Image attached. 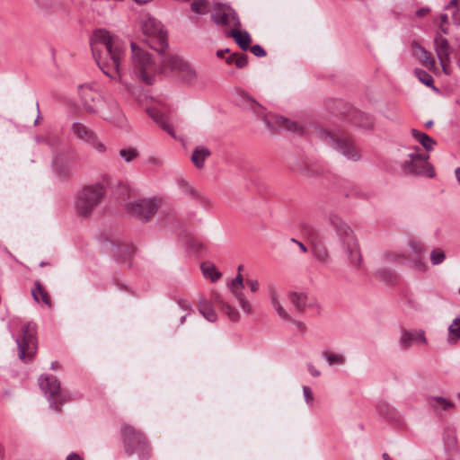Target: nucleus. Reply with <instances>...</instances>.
Segmentation results:
<instances>
[{
    "label": "nucleus",
    "instance_id": "nucleus-1",
    "mask_svg": "<svg viewBox=\"0 0 460 460\" xmlns=\"http://www.w3.org/2000/svg\"><path fill=\"white\" fill-rule=\"evenodd\" d=\"M131 76L146 84H153L157 66L153 62L150 54L141 49L134 42L131 43ZM158 69L161 73H164L166 69L179 70L182 80L187 83H192L197 77L195 70L188 63L170 52L159 59Z\"/></svg>",
    "mask_w": 460,
    "mask_h": 460
},
{
    "label": "nucleus",
    "instance_id": "nucleus-2",
    "mask_svg": "<svg viewBox=\"0 0 460 460\" xmlns=\"http://www.w3.org/2000/svg\"><path fill=\"white\" fill-rule=\"evenodd\" d=\"M93 56L100 69L111 78L116 79L115 74L119 73V60L121 56V48L116 43L112 36L105 30H98L94 32L91 41Z\"/></svg>",
    "mask_w": 460,
    "mask_h": 460
},
{
    "label": "nucleus",
    "instance_id": "nucleus-3",
    "mask_svg": "<svg viewBox=\"0 0 460 460\" xmlns=\"http://www.w3.org/2000/svg\"><path fill=\"white\" fill-rule=\"evenodd\" d=\"M329 222L333 228L336 236L348 254L349 260L353 266L358 267L361 262V254L358 240L351 227L338 215L331 214Z\"/></svg>",
    "mask_w": 460,
    "mask_h": 460
},
{
    "label": "nucleus",
    "instance_id": "nucleus-4",
    "mask_svg": "<svg viewBox=\"0 0 460 460\" xmlns=\"http://www.w3.org/2000/svg\"><path fill=\"white\" fill-rule=\"evenodd\" d=\"M105 195V188L95 183L82 188L75 198V208L80 217H87L101 204Z\"/></svg>",
    "mask_w": 460,
    "mask_h": 460
},
{
    "label": "nucleus",
    "instance_id": "nucleus-5",
    "mask_svg": "<svg viewBox=\"0 0 460 460\" xmlns=\"http://www.w3.org/2000/svg\"><path fill=\"white\" fill-rule=\"evenodd\" d=\"M121 434L128 455L137 454L141 459H147L151 456L150 445L140 430L125 424L121 428Z\"/></svg>",
    "mask_w": 460,
    "mask_h": 460
},
{
    "label": "nucleus",
    "instance_id": "nucleus-6",
    "mask_svg": "<svg viewBox=\"0 0 460 460\" xmlns=\"http://www.w3.org/2000/svg\"><path fill=\"white\" fill-rule=\"evenodd\" d=\"M142 31L147 37V45L158 53L160 59L169 53L167 33L158 21L152 17L146 18L142 22Z\"/></svg>",
    "mask_w": 460,
    "mask_h": 460
},
{
    "label": "nucleus",
    "instance_id": "nucleus-7",
    "mask_svg": "<svg viewBox=\"0 0 460 460\" xmlns=\"http://www.w3.org/2000/svg\"><path fill=\"white\" fill-rule=\"evenodd\" d=\"M16 342L20 359L25 363L31 361L37 352L36 324H24L22 328V336Z\"/></svg>",
    "mask_w": 460,
    "mask_h": 460
},
{
    "label": "nucleus",
    "instance_id": "nucleus-8",
    "mask_svg": "<svg viewBox=\"0 0 460 460\" xmlns=\"http://www.w3.org/2000/svg\"><path fill=\"white\" fill-rule=\"evenodd\" d=\"M213 22L222 27H242L240 18L236 11L228 4H216L210 14Z\"/></svg>",
    "mask_w": 460,
    "mask_h": 460
},
{
    "label": "nucleus",
    "instance_id": "nucleus-9",
    "mask_svg": "<svg viewBox=\"0 0 460 460\" xmlns=\"http://www.w3.org/2000/svg\"><path fill=\"white\" fill-rule=\"evenodd\" d=\"M322 135L323 137L324 136L326 138H329L330 144L348 159L358 161L360 158V155L354 142L349 137L336 135L326 130H323Z\"/></svg>",
    "mask_w": 460,
    "mask_h": 460
},
{
    "label": "nucleus",
    "instance_id": "nucleus-10",
    "mask_svg": "<svg viewBox=\"0 0 460 460\" xmlns=\"http://www.w3.org/2000/svg\"><path fill=\"white\" fill-rule=\"evenodd\" d=\"M158 202L155 199H143L126 205L127 211L138 220L147 222L157 212Z\"/></svg>",
    "mask_w": 460,
    "mask_h": 460
},
{
    "label": "nucleus",
    "instance_id": "nucleus-11",
    "mask_svg": "<svg viewBox=\"0 0 460 460\" xmlns=\"http://www.w3.org/2000/svg\"><path fill=\"white\" fill-rule=\"evenodd\" d=\"M429 155L424 154H410L409 160L405 161L402 168L410 174H422L425 172L429 178L435 176L433 166L428 162Z\"/></svg>",
    "mask_w": 460,
    "mask_h": 460
},
{
    "label": "nucleus",
    "instance_id": "nucleus-12",
    "mask_svg": "<svg viewBox=\"0 0 460 460\" xmlns=\"http://www.w3.org/2000/svg\"><path fill=\"white\" fill-rule=\"evenodd\" d=\"M71 133L79 140L92 146L100 153L106 151V146L102 143L96 133L81 122H74L71 126Z\"/></svg>",
    "mask_w": 460,
    "mask_h": 460
},
{
    "label": "nucleus",
    "instance_id": "nucleus-13",
    "mask_svg": "<svg viewBox=\"0 0 460 460\" xmlns=\"http://www.w3.org/2000/svg\"><path fill=\"white\" fill-rule=\"evenodd\" d=\"M78 92L84 110L89 113H96L102 102L100 93L88 85H80Z\"/></svg>",
    "mask_w": 460,
    "mask_h": 460
},
{
    "label": "nucleus",
    "instance_id": "nucleus-14",
    "mask_svg": "<svg viewBox=\"0 0 460 460\" xmlns=\"http://www.w3.org/2000/svg\"><path fill=\"white\" fill-rule=\"evenodd\" d=\"M308 239L312 246V253L315 260L321 263H327L330 261V254L327 247L321 240L318 233L314 229L307 232Z\"/></svg>",
    "mask_w": 460,
    "mask_h": 460
},
{
    "label": "nucleus",
    "instance_id": "nucleus-15",
    "mask_svg": "<svg viewBox=\"0 0 460 460\" xmlns=\"http://www.w3.org/2000/svg\"><path fill=\"white\" fill-rule=\"evenodd\" d=\"M38 381L41 391L48 397L50 404L57 409L56 395L58 394V383L56 377L44 374L39 377Z\"/></svg>",
    "mask_w": 460,
    "mask_h": 460
},
{
    "label": "nucleus",
    "instance_id": "nucleus-16",
    "mask_svg": "<svg viewBox=\"0 0 460 460\" xmlns=\"http://www.w3.org/2000/svg\"><path fill=\"white\" fill-rule=\"evenodd\" d=\"M400 343L406 349L412 346L414 343L427 345L428 341L425 337V332L423 330H402Z\"/></svg>",
    "mask_w": 460,
    "mask_h": 460
},
{
    "label": "nucleus",
    "instance_id": "nucleus-17",
    "mask_svg": "<svg viewBox=\"0 0 460 460\" xmlns=\"http://www.w3.org/2000/svg\"><path fill=\"white\" fill-rule=\"evenodd\" d=\"M240 29L241 27L231 29L226 35L233 38L243 50H248L252 42L251 35L247 31H241Z\"/></svg>",
    "mask_w": 460,
    "mask_h": 460
},
{
    "label": "nucleus",
    "instance_id": "nucleus-18",
    "mask_svg": "<svg viewBox=\"0 0 460 460\" xmlns=\"http://www.w3.org/2000/svg\"><path fill=\"white\" fill-rule=\"evenodd\" d=\"M411 47L413 49V56L416 57L423 66H425L429 70L435 68L436 63L434 58L430 57L429 52H428L416 41L411 43Z\"/></svg>",
    "mask_w": 460,
    "mask_h": 460
},
{
    "label": "nucleus",
    "instance_id": "nucleus-19",
    "mask_svg": "<svg viewBox=\"0 0 460 460\" xmlns=\"http://www.w3.org/2000/svg\"><path fill=\"white\" fill-rule=\"evenodd\" d=\"M435 50L439 59V62H443L444 60H449L451 48L447 40L441 35H438L434 40Z\"/></svg>",
    "mask_w": 460,
    "mask_h": 460
},
{
    "label": "nucleus",
    "instance_id": "nucleus-20",
    "mask_svg": "<svg viewBox=\"0 0 460 460\" xmlns=\"http://www.w3.org/2000/svg\"><path fill=\"white\" fill-rule=\"evenodd\" d=\"M136 252L134 246L128 243L112 244L111 253L116 258L118 262H122L128 258H130Z\"/></svg>",
    "mask_w": 460,
    "mask_h": 460
},
{
    "label": "nucleus",
    "instance_id": "nucleus-21",
    "mask_svg": "<svg viewBox=\"0 0 460 460\" xmlns=\"http://www.w3.org/2000/svg\"><path fill=\"white\" fill-rule=\"evenodd\" d=\"M349 119L352 124L365 129H369L374 125L373 119L360 111H354L351 113Z\"/></svg>",
    "mask_w": 460,
    "mask_h": 460
},
{
    "label": "nucleus",
    "instance_id": "nucleus-22",
    "mask_svg": "<svg viewBox=\"0 0 460 460\" xmlns=\"http://www.w3.org/2000/svg\"><path fill=\"white\" fill-rule=\"evenodd\" d=\"M212 296L214 301L220 305L221 310L228 316L231 321L237 322L239 320L238 311L226 303L218 293L213 292Z\"/></svg>",
    "mask_w": 460,
    "mask_h": 460
},
{
    "label": "nucleus",
    "instance_id": "nucleus-23",
    "mask_svg": "<svg viewBox=\"0 0 460 460\" xmlns=\"http://www.w3.org/2000/svg\"><path fill=\"white\" fill-rule=\"evenodd\" d=\"M178 184L183 192V194L189 196L190 199L195 200H199L201 202H206L207 199L199 192L193 185H191L188 181L185 179H180L178 181Z\"/></svg>",
    "mask_w": 460,
    "mask_h": 460
},
{
    "label": "nucleus",
    "instance_id": "nucleus-24",
    "mask_svg": "<svg viewBox=\"0 0 460 460\" xmlns=\"http://www.w3.org/2000/svg\"><path fill=\"white\" fill-rule=\"evenodd\" d=\"M31 296L37 303L42 302L49 308L51 307L50 296L40 282H35L34 288L31 289Z\"/></svg>",
    "mask_w": 460,
    "mask_h": 460
},
{
    "label": "nucleus",
    "instance_id": "nucleus-25",
    "mask_svg": "<svg viewBox=\"0 0 460 460\" xmlns=\"http://www.w3.org/2000/svg\"><path fill=\"white\" fill-rule=\"evenodd\" d=\"M210 154L211 153L208 148L205 146H199L194 149L191 155V161L197 168L201 169L204 167L206 158L208 157Z\"/></svg>",
    "mask_w": 460,
    "mask_h": 460
},
{
    "label": "nucleus",
    "instance_id": "nucleus-26",
    "mask_svg": "<svg viewBox=\"0 0 460 460\" xmlns=\"http://www.w3.org/2000/svg\"><path fill=\"white\" fill-rule=\"evenodd\" d=\"M200 270L204 277L209 279L212 282L217 281L222 277L221 272L210 262H203L200 265Z\"/></svg>",
    "mask_w": 460,
    "mask_h": 460
},
{
    "label": "nucleus",
    "instance_id": "nucleus-27",
    "mask_svg": "<svg viewBox=\"0 0 460 460\" xmlns=\"http://www.w3.org/2000/svg\"><path fill=\"white\" fill-rule=\"evenodd\" d=\"M412 137L418 140L422 146L427 150L430 151L433 149V146L436 145V141L429 137L426 133L420 132L417 129H411Z\"/></svg>",
    "mask_w": 460,
    "mask_h": 460
},
{
    "label": "nucleus",
    "instance_id": "nucleus-28",
    "mask_svg": "<svg viewBox=\"0 0 460 460\" xmlns=\"http://www.w3.org/2000/svg\"><path fill=\"white\" fill-rule=\"evenodd\" d=\"M199 313L209 322H215L217 315L214 310L211 302L201 300L199 305Z\"/></svg>",
    "mask_w": 460,
    "mask_h": 460
},
{
    "label": "nucleus",
    "instance_id": "nucleus-29",
    "mask_svg": "<svg viewBox=\"0 0 460 460\" xmlns=\"http://www.w3.org/2000/svg\"><path fill=\"white\" fill-rule=\"evenodd\" d=\"M428 402L429 406L434 410H437L438 406H440L443 411H447L455 407V404L452 402L442 396L429 397Z\"/></svg>",
    "mask_w": 460,
    "mask_h": 460
},
{
    "label": "nucleus",
    "instance_id": "nucleus-30",
    "mask_svg": "<svg viewBox=\"0 0 460 460\" xmlns=\"http://www.w3.org/2000/svg\"><path fill=\"white\" fill-rule=\"evenodd\" d=\"M289 299L298 312L305 310L307 301V296L305 294L293 292L289 295Z\"/></svg>",
    "mask_w": 460,
    "mask_h": 460
},
{
    "label": "nucleus",
    "instance_id": "nucleus-31",
    "mask_svg": "<svg viewBox=\"0 0 460 460\" xmlns=\"http://www.w3.org/2000/svg\"><path fill=\"white\" fill-rule=\"evenodd\" d=\"M460 339V318H456L448 327L447 341L450 344H455Z\"/></svg>",
    "mask_w": 460,
    "mask_h": 460
},
{
    "label": "nucleus",
    "instance_id": "nucleus-32",
    "mask_svg": "<svg viewBox=\"0 0 460 460\" xmlns=\"http://www.w3.org/2000/svg\"><path fill=\"white\" fill-rule=\"evenodd\" d=\"M276 124L279 128H285L288 131L302 133V128L296 122L291 121L287 118H284V117L277 118Z\"/></svg>",
    "mask_w": 460,
    "mask_h": 460
},
{
    "label": "nucleus",
    "instance_id": "nucleus-33",
    "mask_svg": "<svg viewBox=\"0 0 460 460\" xmlns=\"http://www.w3.org/2000/svg\"><path fill=\"white\" fill-rule=\"evenodd\" d=\"M243 288H230L232 294L236 297V299L239 301V304L242 307V309L243 310V312L247 313V314H251L252 313V305L251 304L249 303L248 300L245 299L244 296H243Z\"/></svg>",
    "mask_w": 460,
    "mask_h": 460
},
{
    "label": "nucleus",
    "instance_id": "nucleus-34",
    "mask_svg": "<svg viewBox=\"0 0 460 460\" xmlns=\"http://www.w3.org/2000/svg\"><path fill=\"white\" fill-rule=\"evenodd\" d=\"M119 155L125 162L130 163L139 155V152L135 147L124 148L119 150Z\"/></svg>",
    "mask_w": 460,
    "mask_h": 460
},
{
    "label": "nucleus",
    "instance_id": "nucleus-35",
    "mask_svg": "<svg viewBox=\"0 0 460 460\" xmlns=\"http://www.w3.org/2000/svg\"><path fill=\"white\" fill-rule=\"evenodd\" d=\"M414 74L417 76V78L425 85L427 86H432L433 85V77L425 70L416 68L414 70Z\"/></svg>",
    "mask_w": 460,
    "mask_h": 460
},
{
    "label": "nucleus",
    "instance_id": "nucleus-36",
    "mask_svg": "<svg viewBox=\"0 0 460 460\" xmlns=\"http://www.w3.org/2000/svg\"><path fill=\"white\" fill-rule=\"evenodd\" d=\"M446 259L445 252L440 248H435L430 252V261L432 265H438Z\"/></svg>",
    "mask_w": 460,
    "mask_h": 460
},
{
    "label": "nucleus",
    "instance_id": "nucleus-37",
    "mask_svg": "<svg viewBox=\"0 0 460 460\" xmlns=\"http://www.w3.org/2000/svg\"><path fill=\"white\" fill-rule=\"evenodd\" d=\"M207 6V0H195L190 4V9L196 13H203Z\"/></svg>",
    "mask_w": 460,
    "mask_h": 460
},
{
    "label": "nucleus",
    "instance_id": "nucleus-38",
    "mask_svg": "<svg viewBox=\"0 0 460 460\" xmlns=\"http://www.w3.org/2000/svg\"><path fill=\"white\" fill-rule=\"evenodd\" d=\"M323 356L331 366L333 364H342L344 362V358L341 355L323 352Z\"/></svg>",
    "mask_w": 460,
    "mask_h": 460
},
{
    "label": "nucleus",
    "instance_id": "nucleus-39",
    "mask_svg": "<svg viewBox=\"0 0 460 460\" xmlns=\"http://www.w3.org/2000/svg\"><path fill=\"white\" fill-rule=\"evenodd\" d=\"M74 172V169L68 164H62L59 166V179H68Z\"/></svg>",
    "mask_w": 460,
    "mask_h": 460
},
{
    "label": "nucleus",
    "instance_id": "nucleus-40",
    "mask_svg": "<svg viewBox=\"0 0 460 460\" xmlns=\"http://www.w3.org/2000/svg\"><path fill=\"white\" fill-rule=\"evenodd\" d=\"M275 311L277 314L284 320L288 322H294V320L291 318V316L285 311V309L282 307L280 303H275V305H273Z\"/></svg>",
    "mask_w": 460,
    "mask_h": 460
},
{
    "label": "nucleus",
    "instance_id": "nucleus-41",
    "mask_svg": "<svg viewBox=\"0 0 460 460\" xmlns=\"http://www.w3.org/2000/svg\"><path fill=\"white\" fill-rule=\"evenodd\" d=\"M234 64L238 68H243L248 64V56L244 53L236 54Z\"/></svg>",
    "mask_w": 460,
    "mask_h": 460
},
{
    "label": "nucleus",
    "instance_id": "nucleus-42",
    "mask_svg": "<svg viewBox=\"0 0 460 460\" xmlns=\"http://www.w3.org/2000/svg\"><path fill=\"white\" fill-rule=\"evenodd\" d=\"M244 288L243 279L241 273H237L236 277L229 284V288Z\"/></svg>",
    "mask_w": 460,
    "mask_h": 460
},
{
    "label": "nucleus",
    "instance_id": "nucleus-43",
    "mask_svg": "<svg viewBox=\"0 0 460 460\" xmlns=\"http://www.w3.org/2000/svg\"><path fill=\"white\" fill-rule=\"evenodd\" d=\"M249 49L252 51V53L254 56L259 57V58H262L267 55L265 49L259 44L253 45L252 47L250 46Z\"/></svg>",
    "mask_w": 460,
    "mask_h": 460
},
{
    "label": "nucleus",
    "instance_id": "nucleus-44",
    "mask_svg": "<svg viewBox=\"0 0 460 460\" xmlns=\"http://www.w3.org/2000/svg\"><path fill=\"white\" fill-rule=\"evenodd\" d=\"M148 114L158 124H160L162 121L164 120V114L162 112H160L159 111H157V110H155V109L148 110Z\"/></svg>",
    "mask_w": 460,
    "mask_h": 460
},
{
    "label": "nucleus",
    "instance_id": "nucleus-45",
    "mask_svg": "<svg viewBox=\"0 0 460 460\" xmlns=\"http://www.w3.org/2000/svg\"><path fill=\"white\" fill-rule=\"evenodd\" d=\"M410 247L416 253H421V252H425L424 245L420 242H418V241H411Z\"/></svg>",
    "mask_w": 460,
    "mask_h": 460
},
{
    "label": "nucleus",
    "instance_id": "nucleus-46",
    "mask_svg": "<svg viewBox=\"0 0 460 460\" xmlns=\"http://www.w3.org/2000/svg\"><path fill=\"white\" fill-rule=\"evenodd\" d=\"M160 127L164 130L166 131L169 135L172 136V137H175L174 136V130H173V127L172 124L170 123H167L165 120L162 121L160 124Z\"/></svg>",
    "mask_w": 460,
    "mask_h": 460
},
{
    "label": "nucleus",
    "instance_id": "nucleus-47",
    "mask_svg": "<svg viewBox=\"0 0 460 460\" xmlns=\"http://www.w3.org/2000/svg\"><path fill=\"white\" fill-rule=\"evenodd\" d=\"M303 394H304V397H305V400L307 403H310L314 397H313V394H312V391L310 389V387L308 386H304L303 387Z\"/></svg>",
    "mask_w": 460,
    "mask_h": 460
},
{
    "label": "nucleus",
    "instance_id": "nucleus-48",
    "mask_svg": "<svg viewBox=\"0 0 460 460\" xmlns=\"http://www.w3.org/2000/svg\"><path fill=\"white\" fill-rule=\"evenodd\" d=\"M269 290H270L271 304L273 306V305H275V303H279V301L277 298V291L273 286H270Z\"/></svg>",
    "mask_w": 460,
    "mask_h": 460
},
{
    "label": "nucleus",
    "instance_id": "nucleus-49",
    "mask_svg": "<svg viewBox=\"0 0 460 460\" xmlns=\"http://www.w3.org/2000/svg\"><path fill=\"white\" fill-rule=\"evenodd\" d=\"M247 285L250 287L252 292H256L259 289V282L256 279H247Z\"/></svg>",
    "mask_w": 460,
    "mask_h": 460
},
{
    "label": "nucleus",
    "instance_id": "nucleus-50",
    "mask_svg": "<svg viewBox=\"0 0 460 460\" xmlns=\"http://www.w3.org/2000/svg\"><path fill=\"white\" fill-rule=\"evenodd\" d=\"M458 2L459 0H450V2L446 6L447 10H454L452 15L456 12V10H460V8H458Z\"/></svg>",
    "mask_w": 460,
    "mask_h": 460
},
{
    "label": "nucleus",
    "instance_id": "nucleus-51",
    "mask_svg": "<svg viewBox=\"0 0 460 460\" xmlns=\"http://www.w3.org/2000/svg\"><path fill=\"white\" fill-rule=\"evenodd\" d=\"M449 63H450V59L449 60H444L443 62H440V65L442 66V70H443V72L446 75H449L450 74Z\"/></svg>",
    "mask_w": 460,
    "mask_h": 460
},
{
    "label": "nucleus",
    "instance_id": "nucleus-52",
    "mask_svg": "<svg viewBox=\"0 0 460 460\" xmlns=\"http://www.w3.org/2000/svg\"><path fill=\"white\" fill-rule=\"evenodd\" d=\"M308 370L313 376H320V371H318L312 364L308 365Z\"/></svg>",
    "mask_w": 460,
    "mask_h": 460
},
{
    "label": "nucleus",
    "instance_id": "nucleus-53",
    "mask_svg": "<svg viewBox=\"0 0 460 460\" xmlns=\"http://www.w3.org/2000/svg\"><path fill=\"white\" fill-rule=\"evenodd\" d=\"M66 460H84L78 454L71 453L66 456Z\"/></svg>",
    "mask_w": 460,
    "mask_h": 460
},
{
    "label": "nucleus",
    "instance_id": "nucleus-54",
    "mask_svg": "<svg viewBox=\"0 0 460 460\" xmlns=\"http://www.w3.org/2000/svg\"><path fill=\"white\" fill-rule=\"evenodd\" d=\"M453 21L456 25H460V10H456L453 14Z\"/></svg>",
    "mask_w": 460,
    "mask_h": 460
},
{
    "label": "nucleus",
    "instance_id": "nucleus-55",
    "mask_svg": "<svg viewBox=\"0 0 460 460\" xmlns=\"http://www.w3.org/2000/svg\"><path fill=\"white\" fill-rule=\"evenodd\" d=\"M414 267L417 270H425V265H424V263L421 261H416L414 262Z\"/></svg>",
    "mask_w": 460,
    "mask_h": 460
},
{
    "label": "nucleus",
    "instance_id": "nucleus-56",
    "mask_svg": "<svg viewBox=\"0 0 460 460\" xmlns=\"http://www.w3.org/2000/svg\"><path fill=\"white\" fill-rule=\"evenodd\" d=\"M236 54H237V53L228 56V57L226 58V62L227 64L234 63V62H235Z\"/></svg>",
    "mask_w": 460,
    "mask_h": 460
},
{
    "label": "nucleus",
    "instance_id": "nucleus-57",
    "mask_svg": "<svg viewBox=\"0 0 460 460\" xmlns=\"http://www.w3.org/2000/svg\"><path fill=\"white\" fill-rule=\"evenodd\" d=\"M429 12L427 8H420L416 12L417 16L421 17L424 16Z\"/></svg>",
    "mask_w": 460,
    "mask_h": 460
},
{
    "label": "nucleus",
    "instance_id": "nucleus-58",
    "mask_svg": "<svg viewBox=\"0 0 460 460\" xmlns=\"http://www.w3.org/2000/svg\"><path fill=\"white\" fill-rule=\"evenodd\" d=\"M228 52H229V49H220V50H217V56L218 58H223V57H224V55H225L226 53H228Z\"/></svg>",
    "mask_w": 460,
    "mask_h": 460
},
{
    "label": "nucleus",
    "instance_id": "nucleus-59",
    "mask_svg": "<svg viewBox=\"0 0 460 460\" xmlns=\"http://www.w3.org/2000/svg\"><path fill=\"white\" fill-rule=\"evenodd\" d=\"M296 244L299 246V248L301 249V251L303 252H307V248L305 247V245L303 243L296 242Z\"/></svg>",
    "mask_w": 460,
    "mask_h": 460
},
{
    "label": "nucleus",
    "instance_id": "nucleus-60",
    "mask_svg": "<svg viewBox=\"0 0 460 460\" xmlns=\"http://www.w3.org/2000/svg\"><path fill=\"white\" fill-rule=\"evenodd\" d=\"M440 20H441V22H442V23H447V21H448V17H447V14H441V15H440Z\"/></svg>",
    "mask_w": 460,
    "mask_h": 460
},
{
    "label": "nucleus",
    "instance_id": "nucleus-61",
    "mask_svg": "<svg viewBox=\"0 0 460 460\" xmlns=\"http://www.w3.org/2000/svg\"><path fill=\"white\" fill-rule=\"evenodd\" d=\"M455 174H456L457 181L460 182V168L456 169Z\"/></svg>",
    "mask_w": 460,
    "mask_h": 460
},
{
    "label": "nucleus",
    "instance_id": "nucleus-62",
    "mask_svg": "<svg viewBox=\"0 0 460 460\" xmlns=\"http://www.w3.org/2000/svg\"><path fill=\"white\" fill-rule=\"evenodd\" d=\"M70 106H71V109L74 111V112H76L79 108L77 107L76 104H74V103H68Z\"/></svg>",
    "mask_w": 460,
    "mask_h": 460
},
{
    "label": "nucleus",
    "instance_id": "nucleus-63",
    "mask_svg": "<svg viewBox=\"0 0 460 460\" xmlns=\"http://www.w3.org/2000/svg\"><path fill=\"white\" fill-rule=\"evenodd\" d=\"M383 458L384 460H393L390 458L389 455L387 453H384L383 454Z\"/></svg>",
    "mask_w": 460,
    "mask_h": 460
},
{
    "label": "nucleus",
    "instance_id": "nucleus-64",
    "mask_svg": "<svg viewBox=\"0 0 460 460\" xmlns=\"http://www.w3.org/2000/svg\"><path fill=\"white\" fill-rule=\"evenodd\" d=\"M425 126H426L427 128H430V127H432V126H433V120H429V121H427V122H426V124H425Z\"/></svg>",
    "mask_w": 460,
    "mask_h": 460
}]
</instances>
